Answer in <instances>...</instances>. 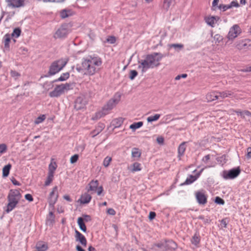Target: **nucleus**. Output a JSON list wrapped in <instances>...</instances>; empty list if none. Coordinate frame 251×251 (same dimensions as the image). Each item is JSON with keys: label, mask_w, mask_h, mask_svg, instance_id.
Wrapping results in <instances>:
<instances>
[{"label": "nucleus", "mask_w": 251, "mask_h": 251, "mask_svg": "<svg viewBox=\"0 0 251 251\" xmlns=\"http://www.w3.org/2000/svg\"><path fill=\"white\" fill-rule=\"evenodd\" d=\"M102 64V59L98 55H88L82 59L81 66L77 65L76 70L78 73L92 76L100 71Z\"/></svg>", "instance_id": "obj_1"}, {"label": "nucleus", "mask_w": 251, "mask_h": 251, "mask_svg": "<svg viewBox=\"0 0 251 251\" xmlns=\"http://www.w3.org/2000/svg\"><path fill=\"white\" fill-rule=\"evenodd\" d=\"M164 56L159 52H154L148 54L144 59L138 60V68L141 70L142 73H145L150 69L158 67L160 65V61Z\"/></svg>", "instance_id": "obj_2"}, {"label": "nucleus", "mask_w": 251, "mask_h": 251, "mask_svg": "<svg viewBox=\"0 0 251 251\" xmlns=\"http://www.w3.org/2000/svg\"><path fill=\"white\" fill-rule=\"evenodd\" d=\"M121 98V94L117 92L113 97L110 99L103 106L101 111L96 113L97 117L101 118L108 114L120 102Z\"/></svg>", "instance_id": "obj_3"}, {"label": "nucleus", "mask_w": 251, "mask_h": 251, "mask_svg": "<svg viewBox=\"0 0 251 251\" xmlns=\"http://www.w3.org/2000/svg\"><path fill=\"white\" fill-rule=\"evenodd\" d=\"M22 197L19 191L16 189H11L8 194L7 199L8 203L6 206V212L9 213L16 207Z\"/></svg>", "instance_id": "obj_4"}, {"label": "nucleus", "mask_w": 251, "mask_h": 251, "mask_svg": "<svg viewBox=\"0 0 251 251\" xmlns=\"http://www.w3.org/2000/svg\"><path fill=\"white\" fill-rule=\"evenodd\" d=\"M67 60L63 59L53 61L49 68L48 76H51L59 72L66 65Z\"/></svg>", "instance_id": "obj_5"}, {"label": "nucleus", "mask_w": 251, "mask_h": 251, "mask_svg": "<svg viewBox=\"0 0 251 251\" xmlns=\"http://www.w3.org/2000/svg\"><path fill=\"white\" fill-rule=\"evenodd\" d=\"M71 84L66 83L57 85L55 86L54 90L49 93V96L51 98L58 97L62 94L71 89Z\"/></svg>", "instance_id": "obj_6"}, {"label": "nucleus", "mask_w": 251, "mask_h": 251, "mask_svg": "<svg viewBox=\"0 0 251 251\" xmlns=\"http://www.w3.org/2000/svg\"><path fill=\"white\" fill-rule=\"evenodd\" d=\"M241 173L239 167L234 168L228 171L224 170L221 174V176L225 179H232L237 177Z\"/></svg>", "instance_id": "obj_7"}, {"label": "nucleus", "mask_w": 251, "mask_h": 251, "mask_svg": "<svg viewBox=\"0 0 251 251\" xmlns=\"http://www.w3.org/2000/svg\"><path fill=\"white\" fill-rule=\"evenodd\" d=\"M241 33L242 30L241 28L238 25L235 24L229 28L226 38L228 39V41L233 42Z\"/></svg>", "instance_id": "obj_8"}, {"label": "nucleus", "mask_w": 251, "mask_h": 251, "mask_svg": "<svg viewBox=\"0 0 251 251\" xmlns=\"http://www.w3.org/2000/svg\"><path fill=\"white\" fill-rule=\"evenodd\" d=\"M89 188L87 191L92 192V193H97L100 196L102 193L103 190L102 186L99 187V181L97 180H92L88 184Z\"/></svg>", "instance_id": "obj_9"}, {"label": "nucleus", "mask_w": 251, "mask_h": 251, "mask_svg": "<svg viewBox=\"0 0 251 251\" xmlns=\"http://www.w3.org/2000/svg\"><path fill=\"white\" fill-rule=\"evenodd\" d=\"M58 197V187L57 186H54L52 189L51 192L50 193L49 198H48V202L49 205L53 207L54 204L56 202Z\"/></svg>", "instance_id": "obj_10"}, {"label": "nucleus", "mask_w": 251, "mask_h": 251, "mask_svg": "<svg viewBox=\"0 0 251 251\" xmlns=\"http://www.w3.org/2000/svg\"><path fill=\"white\" fill-rule=\"evenodd\" d=\"M69 33V30L66 25H62L59 27L54 34V38H64L67 37Z\"/></svg>", "instance_id": "obj_11"}, {"label": "nucleus", "mask_w": 251, "mask_h": 251, "mask_svg": "<svg viewBox=\"0 0 251 251\" xmlns=\"http://www.w3.org/2000/svg\"><path fill=\"white\" fill-rule=\"evenodd\" d=\"M251 41L247 39H242L238 40L234 44L235 47L239 50L248 49L250 46Z\"/></svg>", "instance_id": "obj_12"}, {"label": "nucleus", "mask_w": 251, "mask_h": 251, "mask_svg": "<svg viewBox=\"0 0 251 251\" xmlns=\"http://www.w3.org/2000/svg\"><path fill=\"white\" fill-rule=\"evenodd\" d=\"M196 198L199 204L204 205L207 202V196L203 192L201 191L196 192Z\"/></svg>", "instance_id": "obj_13"}, {"label": "nucleus", "mask_w": 251, "mask_h": 251, "mask_svg": "<svg viewBox=\"0 0 251 251\" xmlns=\"http://www.w3.org/2000/svg\"><path fill=\"white\" fill-rule=\"evenodd\" d=\"M75 238L77 242H79L83 246L87 245V240L85 237L77 230H75Z\"/></svg>", "instance_id": "obj_14"}, {"label": "nucleus", "mask_w": 251, "mask_h": 251, "mask_svg": "<svg viewBox=\"0 0 251 251\" xmlns=\"http://www.w3.org/2000/svg\"><path fill=\"white\" fill-rule=\"evenodd\" d=\"M219 20L220 18L218 16H208L204 18L205 23L212 27L215 26Z\"/></svg>", "instance_id": "obj_15"}, {"label": "nucleus", "mask_w": 251, "mask_h": 251, "mask_svg": "<svg viewBox=\"0 0 251 251\" xmlns=\"http://www.w3.org/2000/svg\"><path fill=\"white\" fill-rule=\"evenodd\" d=\"M87 103L86 100L82 97H78L75 100V107L77 109H81L84 107Z\"/></svg>", "instance_id": "obj_16"}, {"label": "nucleus", "mask_w": 251, "mask_h": 251, "mask_svg": "<svg viewBox=\"0 0 251 251\" xmlns=\"http://www.w3.org/2000/svg\"><path fill=\"white\" fill-rule=\"evenodd\" d=\"M165 248L167 251H174L177 248V245L173 240L166 241Z\"/></svg>", "instance_id": "obj_17"}, {"label": "nucleus", "mask_w": 251, "mask_h": 251, "mask_svg": "<svg viewBox=\"0 0 251 251\" xmlns=\"http://www.w3.org/2000/svg\"><path fill=\"white\" fill-rule=\"evenodd\" d=\"M9 6L12 7H20L24 5L23 0H6Z\"/></svg>", "instance_id": "obj_18"}, {"label": "nucleus", "mask_w": 251, "mask_h": 251, "mask_svg": "<svg viewBox=\"0 0 251 251\" xmlns=\"http://www.w3.org/2000/svg\"><path fill=\"white\" fill-rule=\"evenodd\" d=\"M105 126L102 123H99L96 127V128L91 131V134L92 137H95L96 135L101 132L104 128Z\"/></svg>", "instance_id": "obj_19"}, {"label": "nucleus", "mask_w": 251, "mask_h": 251, "mask_svg": "<svg viewBox=\"0 0 251 251\" xmlns=\"http://www.w3.org/2000/svg\"><path fill=\"white\" fill-rule=\"evenodd\" d=\"M206 99L208 101H212L219 100L218 92L214 91L208 93L206 95Z\"/></svg>", "instance_id": "obj_20"}, {"label": "nucleus", "mask_w": 251, "mask_h": 251, "mask_svg": "<svg viewBox=\"0 0 251 251\" xmlns=\"http://www.w3.org/2000/svg\"><path fill=\"white\" fill-rule=\"evenodd\" d=\"M11 37V36L9 33L5 34L3 37V42L4 43V49L7 50H9V43L10 42Z\"/></svg>", "instance_id": "obj_21"}, {"label": "nucleus", "mask_w": 251, "mask_h": 251, "mask_svg": "<svg viewBox=\"0 0 251 251\" xmlns=\"http://www.w3.org/2000/svg\"><path fill=\"white\" fill-rule=\"evenodd\" d=\"M36 249L37 251H46L48 249V246L45 242L40 241L37 243Z\"/></svg>", "instance_id": "obj_22"}, {"label": "nucleus", "mask_w": 251, "mask_h": 251, "mask_svg": "<svg viewBox=\"0 0 251 251\" xmlns=\"http://www.w3.org/2000/svg\"><path fill=\"white\" fill-rule=\"evenodd\" d=\"M55 222V216L52 211L49 212L46 220V224L47 226H52Z\"/></svg>", "instance_id": "obj_23"}, {"label": "nucleus", "mask_w": 251, "mask_h": 251, "mask_svg": "<svg viewBox=\"0 0 251 251\" xmlns=\"http://www.w3.org/2000/svg\"><path fill=\"white\" fill-rule=\"evenodd\" d=\"M219 100H221L226 98L233 96V93L231 91L226 90L223 92H218Z\"/></svg>", "instance_id": "obj_24"}, {"label": "nucleus", "mask_w": 251, "mask_h": 251, "mask_svg": "<svg viewBox=\"0 0 251 251\" xmlns=\"http://www.w3.org/2000/svg\"><path fill=\"white\" fill-rule=\"evenodd\" d=\"M92 199L91 196L88 193L82 195L79 200L80 202L83 204L89 203Z\"/></svg>", "instance_id": "obj_25"}, {"label": "nucleus", "mask_w": 251, "mask_h": 251, "mask_svg": "<svg viewBox=\"0 0 251 251\" xmlns=\"http://www.w3.org/2000/svg\"><path fill=\"white\" fill-rule=\"evenodd\" d=\"M186 142H183L181 143L178 148V156L179 157H181L184 154L186 150Z\"/></svg>", "instance_id": "obj_26"}, {"label": "nucleus", "mask_w": 251, "mask_h": 251, "mask_svg": "<svg viewBox=\"0 0 251 251\" xmlns=\"http://www.w3.org/2000/svg\"><path fill=\"white\" fill-rule=\"evenodd\" d=\"M233 111L242 118H245V116L251 117V112L248 110L241 111L240 110H233Z\"/></svg>", "instance_id": "obj_27"}, {"label": "nucleus", "mask_w": 251, "mask_h": 251, "mask_svg": "<svg viewBox=\"0 0 251 251\" xmlns=\"http://www.w3.org/2000/svg\"><path fill=\"white\" fill-rule=\"evenodd\" d=\"M197 179V177L195 176L189 175L182 185H190L195 182Z\"/></svg>", "instance_id": "obj_28"}, {"label": "nucleus", "mask_w": 251, "mask_h": 251, "mask_svg": "<svg viewBox=\"0 0 251 251\" xmlns=\"http://www.w3.org/2000/svg\"><path fill=\"white\" fill-rule=\"evenodd\" d=\"M201 238L198 233H196L191 239L192 244L197 246L200 242Z\"/></svg>", "instance_id": "obj_29"}, {"label": "nucleus", "mask_w": 251, "mask_h": 251, "mask_svg": "<svg viewBox=\"0 0 251 251\" xmlns=\"http://www.w3.org/2000/svg\"><path fill=\"white\" fill-rule=\"evenodd\" d=\"M70 76V74L69 73H63L61 76L56 79L52 81V83L58 82V81H63L67 80Z\"/></svg>", "instance_id": "obj_30"}, {"label": "nucleus", "mask_w": 251, "mask_h": 251, "mask_svg": "<svg viewBox=\"0 0 251 251\" xmlns=\"http://www.w3.org/2000/svg\"><path fill=\"white\" fill-rule=\"evenodd\" d=\"M77 224L79 226L80 229L83 232L86 231V227L83 221V218L79 217L77 219Z\"/></svg>", "instance_id": "obj_31"}, {"label": "nucleus", "mask_w": 251, "mask_h": 251, "mask_svg": "<svg viewBox=\"0 0 251 251\" xmlns=\"http://www.w3.org/2000/svg\"><path fill=\"white\" fill-rule=\"evenodd\" d=\"M131 155L133 158H139L141 156V152L139 151V149L134 148L132 150Z\"/></svg>", "instance_id": "obj_32"}, {"label": "nucleus", "mask_w": 251, "mask_h": 251, "mask_svg": "<svg viewBox=\"0 0 251 251\" xmlns=\"http://www.w3.org/2000/svg\"><path fill=\"white\" fill-rule=\"evenodd\" d=\"M11 167V165L9 164L3 167V168L2 169L3 176L6 177L8 176Z\"/></svg>", "instance_id": "obj_33"}, {"label": "nucleus", "mask_w": 251, "mask_h": 251, "mask_svg": "<svg viewBox=\"0 0 251 251\" xmlns=\"http://www.w3.org/2000/svg\"><path fill=\"white\" fill-rule=\"evenodd\" d=\"M21 33V30L19 28H16L10 35L14 38H17L20 36Z\"/></svg>", "instance_id": "obj_34"}, {"label": "nucleus", "mask_w": 251, "mask_h": 251, "mask_svg": "<svg viewBox=\"0 0 251 251\" xmlns=\"http://www.w3.org/2000/svg\"><path fill=\"white\" fill-rule=\"evenodd\" d=\"M211 158V155L210 154H207L205 156H204L202 158V162H203L204 164H205L206 165H208V164H214L215 165V163H212L210 161Z\"/></svg>", "instance_id": "obj_35"}, {"label": "nucleus", "mask_w": 251, "mask_h": 251, "mask_svg": "<svg viewBox=\"0 0 251 251\" xmlns=\"http://www.w3.org/2000/svg\"><path fill=\"white\" fill-rule=\"evenodd\" d=\"M142 169L141 165L138 162H135L132 164V172L140 171Z\"/></svg>", "instance_id": "obj_36"}, {"label": "nucleus", "mask_w": 251, "mask_h": 251, "mask_svg": "<svg viewBox=\"0 0 251 251\" xmlns=\"http://www.w3.org/2000/svg\"><path fill=\"white\" fill-rule=\"evenodd\" d=\"M71 11L69 10L64 9L60 12V17L62 19H65L71 15Z\"/></svg>", "instance_id": "obj_37"}, {"label": "nucleus", "mask_w": 251, "mask_h": 251, "mask_svg": "<svg viewBox=\"0 0 251 251\" xmlns=\"http://www.w3.org/2000/svg\"><path fill=\"white\" fill-rule=\"evenodd\" d=\"M46 118V116L45 115H41L35 119V120L34 121V124L36 125H38L40 123H42L45 121Z\"/></svg>", "instance_id": "obj_38"}, {"label": "nucleus", "mask_w": 251, "mask_h": 251, "mask_svg": "<svg viewBox=\"0 0 251 251\" xmlns=\"http://www.w3.org/2000/svg\"><path fill=\"white\" fill-rule=\"evenodd\" d=\"M143 125V123L142 122H139L137 123H134L133 124H131L129 128L132 130H135L137 128H139L141 127Z\"/></svg>", "instance_id": "obj_39"}, {"label": "nucleus", "mask_w": 251, "mask_h": 251, "mask_svg": "<svg viewBox=\"0 0 251 251\" xmlns=\"http://www.w3.org/2000/svg\"><path fill=\"white\" fill-rule=\"evenodd\" d=\"M54 174H52L48 173L47 179L45 182V186H49L50 183L52 181L53 178Z\"/></svg>", "instance_id": "obj_40"}, {"label": "nucleus", "mask_w": 251, "mask_h": 251, "mask_svg": "<svg viewBox=\"0 0 251 251\" xmlns=\"http://www.w3.org/2000/svg\"><path fill=\"white\" fill-rule=\"evenodd\" d=\"M160 117V115L156 114L153 116H151L147 118V121L148 122H152L158 120Z\"/></svg>", "instance_id": "obj_41"}, {"label": "nucleus", "mask_w": 251, "mask_h": 251, "mask_svg": "<svg viewBox=\"0 0 251 251\" xmlns=\"http://www.w3.org/2000/svg\"><path fill=\"white\" fill-rule=\"evenodd\" d=\"M57 167V165L55 162L53 163H51L49 166V172L52 174H54V171L56 170Z\"/></svg>", "instance_id": "obj_42"}, {"label": "nucleus", "mask_w": 251, "mask_h": 251, "mask_svg": "<svg viewBox=\"0 0 251 251\" xmlns=\"http://www.w3.org/2000/svg\"><path fill=\"white\" fill-rule=\"evenodd\" d=\"M111 161H112V158L111 157L106 156L103 160V165L105 167H107L109 165Z\"/></svg>", "instance_id": "obj_43"}, {"label": "nucleus", "mask_w": 251, "mask_h": 251, "mask_svg": "<svg viewBox=\"0 0 251 251\" xmlns=\"http://www.w3.org/2000/svg\"><path fill=\"white\" fill-rule=\"evenodd\" d=\"M215 167V165L214 164H208V165H206L205 167H203V168H202L200 171H199L198 173L196 174V175H195V176L196 177H197V178H198L199 177V176H201V174L202 173V172L203 171V170L206 169V168H211V167Z\"/></svg>", "instance_id": "obj_44"}, {"label": "nucleus", "mask_w": 251, "mask_h": 251, "mask_svg": "<svg viewBox=\"0 0 251 251\" xmlns=\"http://www.w3.org/2000/svg\"><path fill=\"white\" fill-rule=\"evenodd\" d=\"M223 37L219 34H216L214 36V40L217 43H220L223 41Z\"/></svg>", "instance_id": "obj_45"}, {"label": "nucleus", "mask_w": 251, "mask_h": 251, "mask_svg": "<svg viewBox=\"0 0 251 251\" xmlns=\"http://www.w3.org/2000/svg\"><path fill=\"white\" fill-rule=\"evenodd\" d=\"M138 75V72L134 70H131L129 72V78L131 80H133L135 78L136 76Z\"/></svg>", "instance_id": "obj_46"}, {"label": "nucleus", "mask_w": 251, "mask_h": 251, "mask_svg": "<svg viewBox=\"0 0 251 251\" xmlns=\"http://www.w3.org/2000/svg\"><path fill=\"white\" fill-rule=\"evenodd\" d=\"M7 150V146L5 144H0V154L5 153Z\"/></svg>", "instance_id": "obj_47"}, {"label": "nucleus", "mask_w": 251, "mask_h": 251, "mask_svg": "<svg viewBox=\"0 0 251 251\" xmlns=\"http://www.w3.org/2000/svg\"><path fill=\"white\" fill-rule=\"evenodd\" d=\"M198 219L202 220L205 224L209 223L210 222V218L208 216L205 218L203 215H200Z\"/></svg>", "instance_id": "obj_48"}, {"label": "nucleus", "mask_w": 251, "mask_h": 251, "mask_svg": "<svg viewBox=\"0 0 251 251\" xmlns=\"http://www.w3.org/2000/svg\"><path fill=\"white\" fill-rule=\"evenodd\" d=\"M215 202L221 205H224L225 204V201L219 197H216L215 199Z\"/></svg>", "instance_id": "obj_49"}, {"label": "nucleus", "mask_w": 251, "mask_h": 251, "mask_svg": "<svg viewBox=\"0 0 251 251\" xmlns=\"http://www.w3.org/2000/svg\"><path fill=\"white\" fill-rule=\"evenodd\" d=\"M78 154H75L73 155L71 158H70V162L72 164H74L77 162L78 159Z\"/></svg>", "instance_id": "obj_50"}, {"label": "nucleus", "mask_w": 251, "mask_h": 251, "mask_svg": "<svg viewBox=\"0 0 251 251\" xmlns=\"http://www.w3.org/2000/svg\"><path fill=\"white\" fill-rule=\"evenodd\" d=\"M219 8L222 10L223 11H225L227 9L230 8L229 4L224 5V4H220L219 6Z\"/></svg>", "instance_id": "obj_51"}, {"label": "nucleus", "mask_w": 251, "mask_h": 251, "mask_svg": "<svg viewBox=\"0 0 251 251\" xmlns=\"http://www.w3.org/2000/svg\"><path fill=\"white\" fill-rule=\"evenodd\" d=\"M106 41L107 42L110 44H114L116 42V38L114 36H110L108 37V38L106 39Z\"/></svg>", "instance_id": "obj_52"}, {"label": "nucleus", "mask_w": 251, "mask_h": 251, "mask_svg": "<svg viewBox=\"0 0 251 251\" xmlns=\"http://www.w3.org/2000/svg\"><path fill=\"white\" fill-rule=\"evenodd\" d=\"M172 0H164V5L166 6L167 9H168L170 7V6L172 3Z\"/></svg>", "instance_id": "obj_53"}, {"label": "nucleus", "mask_w": 251, "mask_h": 251, "mask_svg": "<svg viewBox=\"0 0 251 251\" xmlns=\"http://www.w3.org/2000/svg\"><path fill=\"white\" fill-rule=\"evenodd\" d=\"M221 224L222 225V226L226 228L227 226V225L228 224V220L227 219H223L221 221Z\"/></svg>", "instance_id": "obj_54"}, {"label": "nucleus", "mask_w": 251, "mask_h": 251, "mask_svg": "<svg viewBox=\"0 0 251 251\" xmlns=\"http://www.w3.org/2000/svg\"><path fill=\"white\" fill-rule=\"evenodd\" d=\"M171 47H173L175 49L176 48H179L180 49H181L183 48V45L182 44H174L170 45Z\"/></svg>", "instance_id": "obj_55"}, {"label": "nucleus", "mask_w": 251, "mask_h": 251, "mask_svg": "<svg viewBox=\"0 0 251 251\" xmlns=\"http://www.w3.org/2000/svg\"><path fill=\"white\" fill-rule=\"evenodd\" d=\"M10 74L12 77H17L20 76V74L15 71H11Z\"/></svg>", "instance_id": "obj_56"}, {"label": "nucleus", "mask_w": 251, "mask_h": 251, "mask_svg": "<svg viewBox=\"0 0 251 251\" xmlns=\"http://www.w3.org/2000/svg\"><path fill=\"white\" fill-rule=\"evenodd\" d=\"M25 199L29 201H33L32 195L30 194H27L25 196Z\"/></svg>", "instance_id": "obj_57"}, {"label": "nucleus", "mask_w": 251, "mask_h": 251, "mask_svg": "<svg viewBox=\"0 0 251 251\" xmlns=\"http://www.w3.org/2000/svg\"><path fill=\"white\" fill-rule=\"evenodd\" d=\"M230 8H232L233 7H237L239 6V4L237 1H232L231 2V3L229 4Z\"/></svg>", "instance_id": "obj_58"}, {"label": "nucleus", "mask_w": 251, "mask_h": 251, "mask_svg": "<svg viewBox=\"0 0 251 251\" xmlns=\"http://www.w3.org/2000/svg\"><path fill=\"white\" fill-rule=\"evenodd\" d=\"M156 213L154 212H150L149 213V218L150 220H152L155 218Z\"/></svg>", "instance_id": "obj_59"}, {"label": "nucleus", "mask_w": 251, "mask_h": 251, "mask_svg": "<svg viewBox=\"0 0 251 251\" xmlns=\"http://www.w3.org/2000/svg\"><path fill=\"white\" fill-rule=\"evenodd\" d=\"M187 75L186 74H181V75H177L175 79L176 80H179L181 78H186L187 77Z\"/></svg>", "instance_id": "obj_60"}, {"label": "nucleus", "mask_w": 251, "mask_h": 251, "mask_svg": "<svg viewBox=\"0 0 251 251\" xmlns=\"http://www.w3.org/2000/svg\"><path fill=\"white\" fill-rule=\"evenodd\" d=\"M107 213L111 215H115L116 212L113 208H109L107 209Z\"/></svg>", "instance_id": "obj_61"}, {"label": "nucleus", "mask_w": 251, "mask_h": 251, "mask_svg": "<svg viewBox=\"0 0 251 251\" xmlns=\"http://www.w3.org/2000/svg\"><path fill=\"white\" fill-rule=\"evenodd\" d=\"M247 158L249 159L251 158V148L249 147L247 149V154L246 155Z\"/></svg>", "instance_id": "obj_62"}, {"label": "nucleus", "mask_w": 251, "mask_h": 251, "mask_svg": "<svg viewBox=\"0 0 251 251\" xmlns=\"http://www.w3.org/2000/svg\"><path fill=\"white\" fill-rule=\"evenodd\" d=\"M157 247L159 248H162V247L165 248V243H159L157 244H155L153 245V247Z\"/></svg>", "instance_id": "obj_63"}, {"label": "nucleus", "mask_w": 251, "mask_h": 251, "mask_svg": "<svg viewBox=\"0 0 251 251\" xmlns=\"http://www.w3.org/2000/svg\"><path fill=\"white\" fill-rule=\"evenodd\" d=\"M84 220L86 222H89L91 220V218L89 215H84L83 221Z\"/></svg>", "instance_id": "obj_64"}]
</instances>
